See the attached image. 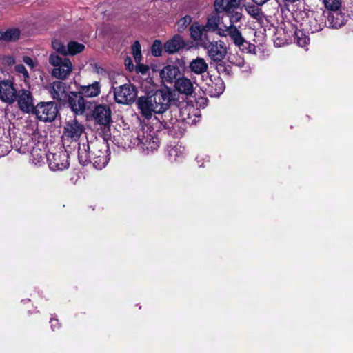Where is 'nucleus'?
Masks as SVG:
<instances>
[{
	"label": "nucleus",
	"instance_id": "nucleus-1",
	"mask_svg": "<svg viewBox=\"0 0 353 353\" xmlns=\"http://www.w3.org/2000/svg\"><path fill=\"white\" fill-rule=\"evenodd\" d=\"M171 93L167 90H157L152 94L141 97L137 101L139 109L145 119H150L153 113L162 114L169 108Z\"/></svg>",
	"mask_w": 353,
	"mask_h": 353
},
{
	"label": "nucleus",
	"instance_id": "nucleus-2",
	"mask_svg": "<svg viewBox=\"0 0 353 353\" xmlns=\"http://www.w3.org/2000/svg\"><path fill=\"white\" fill-rule=\"evenodd\" d=\"M19 151L23 154L30 153V161L37 166H41L45 158L47 159L44 143L37 141L36 135L28 140L23 139Z\"/></svg>",
	"mask_w": 353,
	"mask_h": 353
},
{
	"label": "nucleus",
	"instance_id": "nucleus-3",
	"mask_svg": "<svg viewBox=\"0 0 353 353\" xmlns=\"http://www.w3.org/2000/svg\"><path fill=\"white\" fill-rule=\"evenodd\" d=\"M49 63L53 67L51 71L52 77L61 79H66L73 70L71 61L66 57H62L55 53L50 55Z\"/></svg>",
	"mask_w": 353,
	"mask_h": 353
},
{
	"label": "nucleus",
	"instance_id": "nucleus-4",
	"mask_svg": "<svg viewBox=\"0 0 353 353\" xmlns=\"http://www.w3.org/2000/svg\"><path fill=\"white\" fill-rule=\"evenodd\" d=\"M92 152L90 161L97 170H101L106 166L110 160L108 144L105 141L91 143Z\"/></svg>",
	"mask_w": 353,
	"mask_h": 353
},
{
	"label": "nucleus",
	"instance_id": "nucleus-5",
	"mask_svg": "<svg viewBox=\"0 0 353 353\" xmlns=\"http://www.w3.org/2000/svg\"><path fill=\"white\" fill-rule=\"evenodd\" d=\"M201 47L206 50L208 56L214 62L221 61L228 53L226 44L221 40L211 41L208 39L201 43Z\"/></svg>",
	"mask_w": 353,
	"mask_h": 353
},
{
	"label": "nucleus",
	"instance_id": "nucleus-6",
	"mask_svg": "<svg viewBox=\"0 0 353 353\" xmlns=\"http://www.w3.org/2000/svg\"><path fill=\"white\" fill-rule=\"evenodd\" d=\"M32 112L39 121L52 122L57 116L58 109L52 101L40 102L34 106Z\"/></svg>",
	"mask_w": 353,
	"mask_h": 353
},
{
	"label": "nucleus",
	"instance_id": "nucleus-7",
	"mask_svg": "<svg viewBox=\"0 0 353 353\" xmlns=\"http://www.w3.org/2000/svg\"><path fill=\"white\" fill-rule=\"evenodd\" d=\"M136 89L130 83L114 88V98L115 101L118 103L128 104L130 102H133L136 99Z\"/></svg>",
	"mask_w": 353,
	"mask_h": 353
},
{
	"label": "nucleus",
	"instance_id": "nucleus-8",
	"mask_svg": "<svg viewBox=\"0 0 353 353\" xmlns=\"http://www.w3.org/2000/svg\"><path fill=\"white\" fill-rule=\"evenodd\" d=\"M325 17L319 12H312L307 17V19L302 23L303 29L307 32L315 33L325 27Z\"/></svg>",
	"mask_w": 353,
	"mask_h": 353
},
{
	"label": "nucleus",
	"instance_id": "nucleus-9",
	"mask_svg": "<svg viewBox=\"0 0 353 353\" xmlns=\"http://www.w3.org/2000/svg\"><path fill=\"white\" fill-rule=\"evenodd\" d=\"M49 168L53 171L63 170L68 168V154L66 151L61 150L55 153L50 152L47 155Z\"/></svg>",
	"mask_w": 353,
	"mask_h": 353
},
{
	"label": "nucleus",
	"instance_id": "nucleus-10",
	"mask_svg": "<svg viewBox=\"0 0 353 353\" xmlns=\"http://www.w3.org/2000/svg\"><path fill=\"white\" fill-rule=\"evenodd\" d=\"M19 109L26 113L32 112L34 108V97L29 90L21 89L17 92V100Z\"/></svg>",
	"mask_w": 353,
	"mask_h": 353
},
{
	"label": "nucleus",
	"instance_id": "nucleus-11",
	"mask_svg": "<svg viewBox=\"0 0 353 353\" xmlns=\"http://www.w3.org/2000/svg\"><path fill=\"white\" fill-rule=\"evenodd\" d=\"M17 90L13 83L9 80L0 81V100L8 104H12L17 100Z\"/></svg>",
	"mask_w": 353,
	"mask_h": 353
},
{
	"label": "nucleus",
	"instance_id": "nucleus-12",
	"mask_svg": "<svg viewBox=\"0 0 353 353\" xmlns=\"http://www.w3.org/2000/svg\"><path fill=\"white\" fill-rule=\"evenodd\" d=\"M66 101L74 114L81 115L85 112L86 103L79 92H70Z\"/></svg>",
	"mask_w": 353,
	"mask_h": 353
},
{
	"label": "nucleus",
	"instance_id": "nucleus-13",
	"mask_svg": "<svg viewBox=\"0 0 353 353\" xmlns=\"http://www.w3.org/2000/svg\"><path fill=\"white\" fill-rule=\"evenodd\" d=\"M111 110L107 105H97L94 107L92 117L94 121L101 125H107L111 122Z\"/></svg>",
	"mask_w": 353,
	"mask_h": 353
},
{
	"label": "nucleus",
	"instance_id": "nucleus-14",
	"mask_svg": "<svg viewBox=\"0 0 353 353\" xmlns=\"http://www.w3.org/2000/svg\"><path fill=\"white\" fill-rule=\"evenodd\" d=\"M49 92L53 99L62 103H65L68 97L66 84L62 81H56L52 83L49 86Z\"/></svg>",
	"mask_w": 353,
	"mask_h": 353
},
{
	"label": "nucleus",
	"instance_id": "nucleus-15",
	"mask_svg": "<svg viewBox=\"0 0 353 353\" xmlns=\"http://www.w3.org/2000/svg\"><path fill=\"white\" fill-rule=\"evenodd\" d=\"M84 130L83 125L77 119L68 121L64 127V137L72 141H77Z\"/></svg>",
	"mask_w": 353,
	"mask_h": 353
},
{
	"label": "nucleus",
	"instance_id": "nucleus-16",
	"mask_svg": "<svg viewBox=\"0 0 353 353\" xmlns=\"http://www.w3.org/2000/svg\"><path fill=\"white\" fill-rule=\"evenodd\" d=\"M140 150L152 152L159 146V139L148 131L141 130Z\"/></svg>",
	"mask_w": 353,
	"mask_h": 353
},
{
	"label": "nucleus",
	"instance_id": "nucleus-17",
	"mask_svg": "<svg viewBox=\"0 0 353 353\" xmlns=\"http://www.w3.org/2000/svg\"><path fill=\"white\" fill-rule=\"evenodd\" d=\"M206 29L203 25H200L198 22H194L190 27V32L191 38L201 47V43L208 40V36L205 34Z\"/></svg>",
	"mask_w": 353,
	"mask_h": 353
},
{
	"label": "nucleus",
	"instance_id": "nucleus-18",
	"mask_svg": "<svg viewBox=\"0 0 353 353\" xmlns=\"http://www.w3.org/2000/svg\"><path fill=\"white\" fill-rule=\"evenodd\" d=\"M185 46V43L183 37L179 34H176L165 43L164 50L168 54H174Z\"/></svg>",
	"mask_w": 353,
	"mask_h": 353
},
{
	"label": "nucleus",
	"instance_id": "nucleus-19",
	"mask_svg": "<svg viewBox=\"0 0 353 353\" xmlns=\"http://www.w3.org/2000/svg\"><path fill=\"white\" fill-rule=\"evenodd\" d=\"M219 36L225 37L229 36L233 43L236 45L243 38L236 26H225L223 30H219Z\"/></svg>",
	"mask_w": 353,
	"mask_h": 353
},
{
	"label": "nucleus",
	"instance_id": "nucleus-20",
	"mask_svg": "<svg viewBox=\"0 0 353 353\" xmlns=\"http://www.w3.org/2000/svg\"><path fill=\"white\" fill-rule=\"evenodd\" d=\"M174 86L179 93L184 94L187 96L192 95L194 91L192 82L190 79L185 77H179L175 81Z\"/></svg>",
	"mask_w": 353,
	"mask_h": 353
},
{
	"label": "nucleus",
	"instance_id": "nucleus-21",
	"mask_svg": "<svg viewBox=\"0 0 353 353\" xmlns=\"http://www.w3.org/2000/svg\"><path fill=\"white\" fill-rule=\"evenodd\" d=\"M180 74V70L174 65H166L160 71V77L163 81L167 83H173L178 79Z\"/></svg>",
	"mask_w": 353,
	"mask_h": 353
},
{
	"label": "nucleus",
	"instance_id": "nucleus-22",
	"mask_svg": "<svg viewBox=\"0 0 353 353\" xmlns=\"http://www.w3.org/2000/svg\"><path fill=\"white\" fill-rule=\"evenodd\" d=\"M241 0H215L214 6L217 12L238 9Z\"/></svg>",
	"mask_w": 353,
	"mask_h": 353
},
{
	"label": "nucleus",
	"instance_id": "nucleus-23",
	"mask_svg": "<svg viewBox=\"0 0 353 353\" xmlns=\"http://www.w3.org/2000/svg\"><path fill=\"white\" fill-rule=\"evenodd\" d=\"M79 92L83 97L92 98L99 95L101 93V84L99 81H94L88 85L79 88Z\"/></svg>",
	"mask_w": 353,
	"mask_h": 353
},
{
	"label": "nucleus",
	"instance_id": "nucleus-24",
	"mask_svg": "<svg viewBox=\"0 0 353 353\" xmlns=\"http://www.w3.org/2000/svg\"><path fill=\"white\" fill-rule=\"evenodd\" d=\"M332 11L328 17L330 26L333 28H339L346 23L347 17L339 9Z\"/></svg>",
	"mask_w": 353,
	"mask_h": 353
},
{
	"label": "nucleus",
	"instance_id": "nucleus-25",
	"mask_svg": "<svg viewBox=\"0 0 353 353\" xmlns=\"http://www.w3.org/2000/svg\"><path fill=\"white\" fill-rule=\"evenodd\" d=\"M90 148H92V146L90 147L88 141L79 145L78 159L83 165H86L91 161Z\"/></svg>",
	"mask_w": 353,
	"mask_h": 353
},
{
	"label": "nucleus",
	"instance_id": "nucleus-26",
	"mask_svg": "<svg viewBox=\"0 0 353 353\" xmlns=\"http://www.w3.org/2000/svg\"><path fill=\"white\" fill-rule=\"evenodd\" d=\"M218 13L219 12H216V13L210 14L207 18V21L204 27L207 31L215 32L219 35V30H223V28L219 27L220 17Z\"/></svg>",
	"mask_w": 353,
	"mask_h": 353
},
{
	"label": "nucleus",
	"instance_id": "nucleus-27",
	"mask_svg": "<svg viewBox=\"0 0 353 353\" xmlns=\"http://www.w3.org/2000/svg\"><path fill=\"white\" fill-rule=\"evenodd\" d=\"M208 68V64L203 58L197 57L190 63V70L196 74H202L205 72Z\"/></svg>",
	"mask_w": 353,
	"mask_h": 353
},
{
	"label": "nucleus",
	"instance_id": "nucleus-28",
	"mask_svg": "<svg viewBox=\"0 0 353 353\" xmlns=\"http://www.w3.org/2000/svg\"><path fill=\"white\" fill-rule=\"evenodd\" d=\"M167 152L170 161L176 162L183 157L184 148L179 144L170 145L168 146Z\"/></svg>",
	"mask_w": 353,
	"mask_h": 353
},
{
	"label": "nucleus",
	"instance_id": "nucleus-29",
	"mask_svg": "<svg viewBox=\"0 0 353 353\" xmlns=\"http://www.w3.org/2000/svg\"><path fill=\"white\" fill-rule=\"evenodd\" d=\"M245 9L248 14L260 23H263L265 16L258 5L245 6Z\"/></svg>",
	"mask_w": 353,
	"mask_h": 353
},
{
	"label": "nucleus",
	"instance_id": "nucleus-30",
	"mask_svg": "<svg viewBox=\"0 0 353 353\" xmlns=\"http://www.w3.org/2000/svg\"><path fill=\"white\" fill-rule=\"evenodd\" d=\"M210 81V83H208V90L210 94L212 97H219L225 89L223 81L220 79H217L215 82H213L212 80Z\"/></svg>",
	"mask_w": 353,
	"mask_h": 353
},
{
	"label": "nucleus",
	"instance_id": "nucleus-31",
	"mask_svg": "<svg viewBox=\"0 0 353 353\" xmlns=\"http://www.w3.org/2000/svg\"><path fill=\"white\" fill-rule=\"evenodd\" d=\"M20 30L18 28H10L6 31H0V41H14L19 39Z\"/></svg>",
	"mask_w": 353,
	"mask_h": 353
},
{
	"label": "nucleus",
	"instance_id": "nucleus-32",
	"mask_svg": "<svg viewBox=\"0 0 353 353\" xmlns=\"http://www.w3.org/2000/svg\"><path fill=\"white\" fill-rule=\"evenodd\" d=\"M85 49V46L77 41H70L67 45L66 55H75L81 52Z\"/></svg>",
	"mask_w": 353,
	"mask_h": 353
},
{
	"label": "nucleus",
	"instance_id": "nucleus-33",
	"mask_svg": "<svg viewBox=\"0 0 353 353\" xmlns=\"http://www.w3.org/2000/svg\"><path fill=\"white\" fill-rule=\"evenodd\" d=\"M230 19V25L236 26L241 19L243 15L241 11L238 9L231 10L230 12H225Z\"/></svg>",
	"mask_w": 353,
	"mask_h": 353
},
{
	"label": "nucleus",
	"instance_id": "nucleus-34",
	"mask_svg": "<svg viewBox=\"0 0 353 353\" xmlns=\"http://www.w3.org/2000/svg\"><path fill=\"white\" fill-rule=\"evenodd\" d=\"M141 130L132 132L131 135L128 138L130 147H137L140 150L141 145Z\"/></svg>",
	"mask_w": 353,
	"mask_h": 353
},
{
	"label": "nucleus",
	"instance_id": "nucleus-35",
	"mask_svg": "<svg viewBox=\"0 0 353 353\" xmlns=\"http://www.w3.org/2000/svg\"><path fill=\"white\" fill-rule=\"evenodd\" d=\"M236 46H238L239 48L242 52L245 53H252L255 48L254 45L251 44L250 42L247 41L244 38H243L241 41H240L239 43H237Z\"/></svg>",
	"mask_w": 353,
	"mask_h": 353
},
{
	"label": "nucleus",
	"instance_id": "nucleus-36",
	"mask_svg": "<svg viewBox=\"0 0 353 353\" xmlns=\"http://www.w3.org/2000/svg\"><path fill=\"white\" fill-rule=\"evenodd\" d=\"M192 21V17L190 15H185L180 19L177 22V30L179 32H183L188 25Z\"/></svg>",
	"mask_w": 353,
	"mask_h": 353
},
{
	"label": "nucleus",
	"instance_id": "nucleus-37",
	"mask_svg": "<svg viewBox=\"0 0 353 353\" xmlns=\"http://www.w3.org/2000/svg\"><path fill=\"white\" fill-rule=\"evenodd\" d=\"M52 46L56 52L60 53L61 54L66 56L67 46H65L61 41L54 39L52 41Z\"/></svg>",
	"mask_w": 353,
	"mask_h": 353
},
{
	"label": "nucleus",
	"instance_id": "nucleus-38",
	"mask_svg": "<svg viewBox=\"0 0 353 353\" xmlns=\"http://www.w3.org/2000/svg\"><path fill=\"white\" fill-rule=\"evenodd\" d=\"M132 54L134 59L136 62H139L141 59V45L139 41H136L132 46Z\"/></svg>",
	"mask_w": 353,
	"mask_h": 353
},
{
	"label": "nucleus",
	"instance_id": "nucleus-39",
	"mask_svg": "<svg viewBox=\"0 0 353 353\" xmlns=\"http://www.w3.org/2000/svg\"><path fill=\"white\" fill-rule=\"evenodd\" d=\"M325 6L331 10H338L341 6L340 0H323Z\"/></svg>",
	"mask_w": 353,
	"mask_h": 353
},
{
	"label": "nucleus",
	"instance_id": "nucleus-40",
	"mask_svg": "<svg viewBox=\"0 0 353 353\" xmlns=\"http://www.w3.org/2000/svg\"><path fill=\"white\" fill-rule=\"evenodd\" d=\"M151 52L152 55L155 57H159L162 52V45L161 42L159 40H155L151 47Z\"/></svg>",
	"mask_w": 353,
	"mask_h": 353
},
{
	"label": "nucleus",
	"instance_id": "nucleus-41",
	"mask_svg": "<svg viewBox=\"0 0 353 353\" xmlns=\"http://www.w3.org/2000/svg\"><path fill=\"white\" fill-rule=\"evenodd\" d=\"M296 43L301 47H305L309 43V38L301 32H296Z\"/></svg>",
	"mask_w": 353,
	"mask_h": 353
},
{
	"label": "nucleus",
	"instance_id": "nucleus-42",
	"mask_svg": "<svg viewBox=\"0 0 353 353\" xmlns=\"http://www.w3.org/2000/svg\"><path fill=\"white\" fill-rule=\"evenodd\" d=\"M15 71L19 74H23V77L25 79L29 78L28 72L23 65H17L15 66Z\"/></svg>",
	"mask_w": 353,
	"mask_h": 353
},
{
	"label": "nucleus",
	"instance_id": "nucleus-43",
	"mask_svg": "<svg viewBox=\"0 0 353 353\" xmlns=\"http://www.w3.org/2000/svg\"><path fill=\"white\" fill-rule=\"evenodd\" d=\"M2 63L5 65H12L15 63V60L12 56H5L1 59Z\"/></svg>",
	"mask_w": 353,
	"mask_h": 353
},
{
	"label": "nucleus",
	"instance_id": "nucleus-44",
	"mask_svg": "<svg viewBox=\"0 0 353 353\" xmlns=\"http://www.w3.org/2000/svg\"><path fill=\"white\" fill-rule=\"evenodd\" d=\"M23 61L30 68L34 67V63L32 60V59L30 57L25 56L23 57Z\"/></svg>",
	"mask_w": 353,
	"mask_h": 353
},
{
	"label": "nucleus",
	"instance_id": "nucleus-45",
	"mask_svg": "<svg viewBox=\"0 0 353 353\" xmlns=\"http://www.w3.org/2000/svg\"><path fill=\"white\" fill-rule=\"evenodd\" d=\"M230 62L234 63V64H235V65H239L240 67H241V66H243L244 65V60L241 57L237 58L236 61H233L231 59Z\"/></svg>",
	"mask_w": 353,
	"mask_h": 353
},
{
	"label": "nucleus",
	"instance_id": "nucleus-46",
	"mask_svg": "<svg viewBox=\"0 0 353 353\" xmlns=\"http://www.w3.org/2000/svg\"><path fill=\"white\" fill-rule=\"evenodd\" d=\"M148 67H146L143 65H139L137 68V71L140 72L142 74H145L148 71Z\"/></svg>",
	"mask_w": 353,
	"mask_h": 353
},
{
	"label": "nucleus",
	"instance_id": "nucleus-47",
	"mask_svg": "<svg viewBox=\"0 0 353 353\" xmlns=\"http://www.w3.org/2000/svg\"><path fill=\"white\" fill-rule=\"evenodd\" d=\"M50 323H51V327H52V330H54L55 327H59V323L57 319H52L50 320Z\"/></svg>",
	"mask_w": 353,
	"mask_h": 353
},
{
	"label": "nucleus",
	"instance_id": "nucleus-48",
	"mask_svg": "<svg viewBox=\"0 0 353 353\" xmlns=\"http://www.w3.org/2000/svg\"><path fill=\"white\" fill-rule=\"evenodd\" d=\"M94 70L97 74H102L104 72V70L101 66H99L97 65H95L94 66Z\"/></svg>",
	"mask_w": 353,
	"mask_h": 353
},
{
	"label": "nucleus",
	"instance_id": "nucleus-49",
	"mask_svg": "<svg viewBox=\"0 0 353 353\" xmlns=\"http://www.w3.org/2000/svg\"><path fill=\"white\" fill-rule=\"evenodd\" d=\"M8 152L7 149L4 148L3 145H0V157L3 156Z\"/></svg>",
	"mask_w": 353,
	"mask_h": 353
},
{
	"label": "nucleus",
	"instance_id": "nucleus-50",
	"mask_svg": "<svg viewBox=\"0 0 353 353\" xmlns=\"http://www.w3.org/2000/svg\"><path fill=\"white\" fill-rule=\"evenodd\" d=\"M125 65L130 70H131V68H133V65L132 63V61L130 59L125 60Z\"/></svg>",
	"mask_w": 353,
	"mask_h": 353
},
{
	"label": "nucleus",
	"instance_id": "nucleus-51",
	"mask_svg": "<svg viewBox=\"0 0 353 353\" xmlns=\"http://www.w3.org/2000/svg\"><path fill=\"white\" fill-rule=\"evenodd\" d=\"M299 1V0H283V1H285V2L291 3H296V2Z\"/></svg>",
	"mask_w": 353,
	"mask_h": 353
},
{
	"label": "nucleus",
	"instance_id": "nucleus-52",
	"mask_svg": "<svg viewBox=\"0 0 353 353\" xmlns=\"http://www.w3.org/2000/svg\"><path fill=\"white\" fill-rule=\"evenodd\" d=\"M350 17L353 19V3H352V6L350 8Z\"/></svg>",
	"mask_w": 353,
	"mask_h": 353
},
{
	"label": "nucleus",
	"instance_id": "nucleus-53",
	"mask_svg": "<svg viewBox=\"0 0 353 353\" xmlns=\"http://www.w3.org/2000/svg\"><path fill=\"white\" fill-rule=\"evenodd\" d=\"M176 124H173L172 126H170L169 124L166 125L165 128L168 129L174 128Z\"/></svg>",
	"mask_w": 353,
	"mask_h": 353
}]
</instances>
